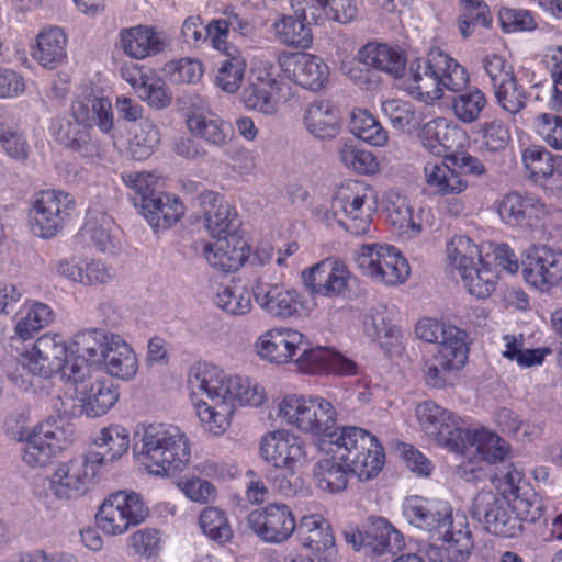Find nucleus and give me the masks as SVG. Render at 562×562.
Instances as JSON below:
<instances>
[{"label": "nucleus", "mask_w": 562, "mask_h": 562, "mask_svg": "<svg viewBox=\"0 0 562 562\" xmlns=\"http://www.w3.org/2000/svg\"><path fill=\"white\" fill-rule=\"evenodd\" d=\"M246 60L240 56L227 55L216 76V85L227 93H235L244 80Z\"/></svg>", "instance_id": "62"}, {"label": "nucleus", "mask_w": 562, "mask_h": 562, "mask_svg": "<svg viewBox=\"0 0 562 562\" xmlns=\"http://www.w3.org/2000/svg\"><path fill=\"white\" fill-rule=\"evenodd\" d=\"M186 126L195 137L213 146H224L228 140V126L214 112L191 109L186 114Z\"/></svg>", "instance_id": "37"}, {"label": "nucleus", "mask_w": 562, "mask_h": 562, "mask_svg": "<svg viewBox=\"0 0 562 562\" xmlns=\"http://www.w3.org/2000/svg\"><path fill=\"white\" fill-rule=\"evenodd\" d=\"M70 442L65 428L59 427L56 420H46L38 424L29 436L23 460L31 467H44Z\"/></svg>", "instance_id": "24"}, {"label": "nucleus", "mask_w": 562, "mask_h": 562, "mask_svg": "<svg viewBox=\"0 0 562 562\" xmlns=\"http://www.w3.org/2000/svg\"><path fill=\"white\" fill-rule=\"evenodd\" d=\"M344 166L352 172L373 176L380 171V161L370 150L345 144L339 150Z\"/></svg>", "instance_id": "55"}, {"label": "nucleus", "mask_w": 562, "mask_h": 562, "mask_svg": "<svg viewBox=\"0 0 562 562\" xmlns=\"http://www.w3.org/2000/svg\"><path fill=\"white\" fill-rule=\"evenodd\" d=\"M307 336L291 327H273L262 333L255 342L257 355L265 361L283 366L295 364Z\"/></svg>", "instance_id": "22"}, {"label": "nucleus", "mask_w": 562, "mask_h": 562, "mask_svg": "<svg viewBox=\"0 0 562 562\" xmlns=\"http://www.w3.org/2000/svg\"><path fill=\"white\" fill-rule=\"evenodd\" d=\"M359 59L393 79H400L405 75L407 54L398 45L369 42L360 48Z\"/></svg>", "instance_id": "31"}, {"label": "nucleus", "mask_w": 562, "mask_h": 562, "mask_svg": "<svg viewBox=\"0 0 562 562\" xmlns=\"http://www.w3.org/2000/svg\"><path fill=\"white\" fill-rule=\"evenodd\" d=\"M330 442L333 458L322 459L313 468L315 483L323 491H345L348 475L360 482L373 480L385 464L384 447L376 436L363 428L345 426Z\"/></svg>", "instance_id": "2"}, {"label": "nucleus", "mask_w": 562, "mask_h": 562, "mask_svg": "<svg viewBox=\"0 0 562 562\" xmlns=\"http://www.w3.org/2000/svg\"><path fill=\"white\" fill-rule=\"evenodd\" d=\"M279 416L290 426L319 439H335L337 412L333 403L321 396L286 395L279 404Z\"/></svg>", "instance_id": "8"}, {"label": "nucleus", "mask_w": 562, "mask_h": 562, "mask_svg": "<svg viewBox=\"0 0 562 562\" xmlns=\"http://www.w3.org/2000/svg\"><path fill=\"white\" fill-rule=\"evenodd\" d=\"M271 69L272 65H265L262 68L252 70L249 85L241 93V101L248 110L268 115L277 113L276 94L280 90V82L270 71Z\"/></svg>", "instance_id": "27"}, {"label": "nucleus", "mask_w": 562, "mask_h": 562, "mask_svg": "<svg viewBox=\"0 0 562 562\" xmlns=\"http://www.w3.org/2000/svg\"><path fill=\"white\" fill-rule=\"evenodd\" d=\"M415 415L420 429L440 447L463 453L468 447L469 429L462 427V419L456 413L431 400L419 403Z\"/></svg>", "instance_id": "12"}, {"label": "nucleus", "mask_w": 562, "mask_h": 562, "mask_svg": "<svg viewBox=\"0 0 562 562\" xmlns=\"http://www.w3.org/2000/svg\"><path fill=\"white\" fill-rule=\"evenodd\" d=\"M452 507L439 499L412 495L403 503V514L419 529L442 533L441 547H431L427 554L445 551L452 562L465 561L473 548L472 535L464 516L453 518Z\"/></svg>", "instance_id": "3"}, {"label": "nucleus", "mask_w": 562, "mask_h": 562, "mask_svg": "<svg viewBox=\"0 0 562 562\" xmlns=\"http://www.w3.org/2000/svg\"><path fill=\"white\" fill-rule=\"evenodd\" d=\"M333 207L341 217L339 225L355 236L369 233L379 207V193L370 183L349 179L333 195Z\"/></svg>", "instance_id": "7"}, {"label": "nucleus", "mask_w": 562, "mask_h": 562, "mask_svg": "<svg viewBox=\"0 0 562 562\" xmlns=\"http://www.w3.org/2000/svg\"><path fill=\"white\" fill-rule=\"evenodd\" d=\"M525 281L541 293L562 284V250L532 245L522 260Z\"/></svg>", "instance_id": "16"}, {"label": "nucleus", "mask_w": 562, "mask_h": 562, "mask_svg": "<svg viewBox=\"0 0 562 562\" xmlns=\"http://www.w3.org/2000/svg\"><path fill=\"white\" fill-rule=\"evenodd\" d=\"M282 75L305 90L318 92L329 82V67L317 55L283 52L278 57Z\"/></svg>", "instance_id": "18"}, {"label": "nucleus", "mask_w": 562, "mask_h": 562, "mask_svg": "<svg viewBox=\"0 0 562 562\" xmlns=\"http://www.w3.org/2000/svg\"><path fill=\"white\" fill-rule=\"evenodd\" d=\"M300 544L327 559L335 554V536L329 521L319 514L300 518L295 532Z\"/></svg>", "instance_id": "30"}, {"label": "nucleus", "mask_w": 562, "mask_h": 562, "mask_svg": "<svg viewBox=\"0 0 562 562\" xmlns=\"http://www.w3.org/2000/svg\"><path fill=\"white\" fill-rule=\"evenodd\" d=\"M297 371L308 375H340L357 374V363L330 348L312 347L307 337V345L301 349L295 359Z\"/></svg>", "instance_id": "25"}, {"label": "nucleus", "mask_w": 562, "mask_h": 562, "mask_svg": "<svg viewBox=\"0 0 562 562\" xmlns=\"http://www.w3.org/2000/svg\"><path fill=\"white\" fill-rule=\"evenodd\" d=\"M469 443L475 445L482 460L492 464L503 462L510 452V445L506 440L485 429H469Z\"/></svg>", "instance_id": "50"}, {"label": "nucleus", "mask_w": 562, "mask_h": 562, "mask_svg": "<svg viewBox=\"0 0 562 562\" xmlns=\"http://www.w3.org/2000/svg\"><path fill=\"white\" fill-rule=\"evenodd\" d=\"M498 19L505 33L530 32L538 26L535 14L525 9L502 8Z\"/></svg>", "instance_id": "63"}, {"label": "nucleus", "mask_w": 562, "mask_h": 562, "mask_svg": "<svg viewBox=\"0 0 562 562\" xmlns=\"http://www.w3.org/2000/svg\"><path fill=\"white\" fill-rule=\"evenodd\" d=\"M49 133L56 142L87 155L94 148L91 137V124L79 121L77 117L58 116L52 120Z\"/></svg>", "instance_id": "34"}, {"label": "nucleus", "mask_w": 562, "mask_h": 562, "mask_svg": "<svg viewBox=\"0 0 562 562\" xmlns=\"http://www.w3.org/2000/svg\"><path fill=\"white\" fill-rule=\"evenodd\" d=\"M19 315L14 331L22 340L33 338L36 333L48 326L54 319L52 307L37 301L24 303Z\"/></svg>", "instance_id": "45"}, {"label": "nucleus", "mask_w": 562, "mask_h": 562, "mask_svg": "<svg viewBox=\"0 0 562 562\" xmlns=\"http://www.w3.org/2000/svg\"><path fill=\"white\" fill-rule=\"evenodd\" d=\"M85 360L69 349L60 335L45 334L34 342L33 347L21 355L23 367L34 375L50 378L60 374L67 383L75 372L74 364Z\"/></svg>", "instance_id": "11"}, {"label": "nucleus", "mask_w": 562, "mask_h": 562, "mask_svg": "<svg viewBox=\"0 0 562 562\" xmlns=\"http://www.w3.org/2000/svg\"><path fill=\"white\" fill-rule=\"evenodd\" d=\"M74 364L75 372L66 384L75 387V396L81 413L88 417L105 415L120 398L119 386L108 376L94 372L93 366L86 360Z\"/></svg>", "instance_id": "10"}, {"label": "nucleus", "mask_w": 562, "mask_h": 562, "mask_svg": "<svg viewBox=\"0 0 562 562\" xmlns=\"http://www.w3.org/2000/svg\"><path fill=\"white\" fill-rule=\"evenodd\" d=\"M356 263L364 276L386 285L402 284L411 274L407 259L396 247L387 244L362 245Z\"/></svg>", "instance_id": "13"}, {"label": "nucleus", "mask_w": 562, "mask_h": 562, "mask_svg": "<svg viewBox=\"0 0 562 562\" xmlns=\"http://www.w3.org/2000/svg\"><path fill=\"white\" fill-rule=\"evenodd\" d=\"M493 89L497 104L509 114L519 113L527 104L528 93L516 76Z\"/></svg>", "instance_id": "59"}, {"label": "nucleus", "mask_w": 562, "mask_h": 562, "mask_svg": "<svg viewBox=\"0 0 562 562\" xmlns=\"http://www.w3.org/2000/svg\"><path fill=\"white\" fill-rule=\"evenodd\" d=\"M101 465L102 458L95 451L60 462L48 479V490L57 499L78 498L85 494Z\"/></svg>", "instance_id": "15"}, {"label": "nucleus", "mask_w": 562, "mask_h": 562, "mask_svg": "<svg viewBox=\"0 0 562 562\" xmlns=\"http://www.w3.org/2000/svg\"><path fill=\"white\" fill-rule=\"evenodd\" d=\"M469 83L468 70L441 49H431L426 59L416 58L404 75L403 87L413 99L432 104L445 91L461 92Z\"/></svg>", "instance_id": "4"}, {"label": "nucleus", "mask_w": 562, "mask_h": 562, "mask_svg": "<svg viewBox=\"0 0 562 562\" xmlns=\"http://www.w3.org/2000/svg\"><path fill=\"white\" fill-rule=\"evenodd\" d=\"M494 209L506 226L527 229L539 227L548 215L547 205L541 199L517 191H510L498 198Z\"/></svg>", "instance_id": "20"}, {"label": "nucleus", "mask_w": 562, "mask_h": 562, "mask_svg": "<svg viewBox=\"0 0 562 562\" xmlns=\"http://www.w3.org/2000/svg\"><path fill=\"white\" fill-rule=\"evenodd\" d=\"M93 443L98 448L104 449L103 452H99L102 458V464L105 461L113 462L127 453L130 448V432L122 425L111 424L99 431L93 439Z\"/></svg>", "instance_id": "48"}, {"label": "nucleus", "mask_w": 562, "mask_h": 562, "mask_svg": "<svg viewBox=\"0 0 562 562\" xmlns=\"http://www.w3.org/2000/svg\"><path fill=\"white\" fill-rule=\"evenodd\" d=\"M204 243L203 256L213 268L223 272L238 270L250 256V246L241 235H228Z\"/></svg>", "instance_id": "29"}, {"label": "nucleus", "mask_w": 562, "mask_h": 562, "mask_svg": "<svg viewBox=\"0 0 562 562\" xmlns=\"http://www.w3.org/2000/svg\"><path fill=\"white\" fill-rule=\"evenodd\" d=\"M250 530L263 542L281 544L295 532L297 522L290 506L270 503L248 515Z\"/></svg>", "instance_id": "17"}, {"label": "nucleus", "mask_w": 562, "mask_h": 562, "mask_svg": "<svg viewBox=\"0 0 562 562\" xmlns=\"http://www.w3.org/2000/svg\"><path fill=\"white\" fill-rule=\"evenodd\" d=\"M382 109L394 128L402 131L411 130L419 124V114L408 101L398 99L386 100L382 103Z\"/></svg>", "instance_id": "61"}, {"label": "nucleus", "mask_w": 562, "mask_h": 562, "mask_svg": "<svg viewBox=\"0 0 562 562\" xmlns=\"http://www.w3.org/2000/svg\"><path fill=\"white\" fill-rule=\"evenodd\" d=\"M188 383L203 429L216 437L231 427L237 406L260 407L267 401L266 390L256 379L227 373L209 362L194 364Z\"/></svg>", "instance_id": "1"}, {"label": "nucleus", "mask_w": 562, "mask_h": 562, "mask_svg": "<svg viewBox=\"0 0 562 562\" xmlns=\"http://www.w3.org/2000/svg\"><path fill=\"white\" fill-rule=\"evenodd\" d=\"M77 212L74 195L60 189H42L29 203V225L34 235L43 239L58 236Z\"/></svg>", "instance_id": "9"}, {"label": "nucleus", "mask_w": 562, "mask_h": 562, "mask_svg": "<svg viewBox=\"0 0 562 562\" xmlns=\"http://www.w3.org/2000/svg\"><path fill=\"white\" fill-rule=\"evenodd\" d=\"M302 277L313 295L335 299L348 291L351 272L342 260L326 258L304 270Z\"/></svg>", "instance_id": "23"}, {"label": "nucleus", "mask_w": 562, "mask_h": 562, "mask_svg": "<svg viewBox=\"0 0 562 562\" xmlns=\"http://www.w3.org/2000/svg\"><path fill=\"white\" fill-rule=\"evenodd\" d=\"M57 269L59 274L85 285L104 284L112 278L110 269L99 260L79 263L61 260Z\"/></svg>", "instance_id": "46"}, {"label": "nucleus", "mask_w": 562, "mask_h": 562, "mask_svg": "<svg viewBox=\"0 0 562 562\" xmlns=\"http://www.w3.org/2000/svg\"><path fill=\"white\" fill-rule=\"evenodd\" d=\"M367 544L378 555L395 553L404 547V538L385 518L380 517L373 519L367 528Z\"/></svg>", "instance_id": "47"}, {"label": "nucleus", "mask_w": 562, "mask_h": 562, "mask_svg": "<svg viewBox=\"0 0 562 562\" xmlns=\"http://www.w3.org/2000/svg\"><path fill=\"white\" fill-rule=\"evenodd\" d=\"M123 52L135 58L144 59L162 52L164 42L154 26L136 25L120 32Z\"/></svg>", "instance_id": "38"}, {"label": "nucleus", "mask_w": 562, "mask_h": 562, "mask_svg": "<svg viewBox=\"0 0 562 562\" xmlns=\"http://www.w3.org/2000/svg\"><path fill=\"white\" fill-rule=\"evenodd\" d=\"M521 161L528 179L544 191L562 190V156L541 145H529L521 151Z\"/></svg>", "instance_id": "26"}, {"label": "nucleus", "mask_w": 562, "mask_h": 562, "mask_svg": "<svg viewBox=\"0 0 562 562\" xmlns=\"http://www.w3.org/2000/svg\"><path fill=\"white\" fill-rule=\"evenodd\" d=\"M420 142L431 155L446 159L464 143L465 133L452 121L436 117L422 127Z\"/></svg>", "instance_id": "28"}, {"label": "nucleus", "mask_w": 562, "mask_h": 562, "mask_svg": "<svg viewBox=\"0 0 562 562\" xmlns=\"http://www.w3.org/2000/svg\"><path fill=\"white\" fill-rule=\"evenodd\" d=\"M425 182L434 193L457 195L464 192L468 182L459 171L443 161H427L424 166Z\"/></svg>", "instance_id": "39"}, {"label": "nucleus", "mask_w": 562, "mask_h": 562, "mask_svg": "<svg viewBox=\"0 0 562 562\" xmlns=\"http://www.w3.org/2000/svg\"><path fill=\"white\" fill-rule=\"evenodd\" d=\"M67 36L58 26L43 29L32 46L31 56L42 67L55 69L67 59Z\"/></svg>", "instance_id": "35"}, {"label": "nucleus", "mask_w": 562, "mask_h": 562, "mask_svg": "<svg viewBox=\"0 0 562 562\" xmlns=\"http://www.w3.org/2000/svg\"><path fill=\"white\" fill-rule=\"evenodd\" d=\"M72 117L95 125L101 133L109 134L114 126L113 105L109 98L92 93L77 97L70 106Z\"/></svg>", "instance_id": "33"}, {"label": "nucleus", "mask_w": 562, "mask_h": 562, "mask_svg": "<svg viewBox=\"0 0 562 562\" xmlns=\"http://www.w3.org/2000/svg\"><path fill=\"white\" fill-rule=\"evenodd\" d=\"M486 97L479 88L459 93L452 99V110L463 123L476 121L486 106Z\"/></svg>", "instance_id": "58"}, {"label": "nucleus", "mask_w": 562, "mask_h": 562, "mask_svg": "<svg viewBox=\"0 0 562 562\" xmlns=\"http://www.w3.org/2000/svg\"><path fill=\"white\" fill-rule=\"evenodd\" d=\"M533 127L551 148L562 150V116L541 113L536 116Z\"/></svg>", "instance_id": "64"}, {"label": "nucleus", "mask_w": 562, "mask_h": 562, "mask_svg": "<svg viewBox=\"0 0 562 562\" xmlns=\"http://www.w3.org/2000/svg\"><path fill=\"white\" fill-rule=\"evenodd\" d=\"M138 460L153 475L161 477L178 475L190 464V439L177 425L167 423L143 425Z\"/></svg>", "instance_id": "5"}, {"label": "nucleus", "mask_w": 562, "mask_h": 562, "mask_svg": "<svg viewBox=\"0 0 562 562\" xmlns=\"http://www.w3.org/2000/svg\"><path fill=\"white\" fill-rule=\"evenodd\" d=\"M448 266L458 272L468 292L479 299L491 296L498 274L490 262V254L471 237L454 235L446 245Z\"/></svg>", "instance_id": "6"}, {"label": "nucleus", "mask_w": 562, "mask_h": 562, "mask_svg": "<svg viewBox=\"0 0 562 562\" xmlns=\"http://www.w3.org/2000/svg\"><path fill=\"white\" fill-rule=\"evenodd\" d=\"M210 207L204 212L205 226L212 238H223V236L238 235L237 211L231 206L223 196L216 193L209 195Z\"/></svg>", "instance_id": "41"}, {"label": "nucleus", "mask_w": 562, "mask_h": 562, "mask_svg": "<svg viewBox=\"0 0 562 562\" xmlns=\"http://www.w3.org/2000/svg\"><path fill=\"white\" fill-rule=\"evenodd\" d=\"M257 304L269 315L286 319L307 316L312 306L308 299L300 291L282 284H266L257 281L252 286Z\"/></svg>", "instance_id": "19"}, {"label": "nucleus", "mask_w": 562, "mask_h": 562, "mask_svg": "<svg viewBox=\"0 0 562 562\" xmlns=\"http://www.w3.org/2000/svg\"><path fill=\"white\" fill-rule=\"evenodd\" d=\"M307 446L303 438L285 430L267 432L260 440L261 458L278 469H297L307 461Z\"/></svg>", "instance_id": "21"}, {"label": "nucleus", "mask_w": 562, "mask_h": 562, "mask_svg": "<svg viewBox=\"0 0 562 562\" xmlns=\"http://www.w3.org/2000/svg\"><path fill=\"white\" fill-rule=\"evenodd\" d=\"M491 502L486 503L484 510V527L487 532L504 538H514L518 536L522 526L515 512L514 503L491 496Z\"/></svg>", "instance_id": "36"}, {"label": "nucleus", "mask_w": 562, "mask_h": 562, "mask_svg": "<svg viewBox=\"0 0 562 562\" xmlns=\"http://www.w3.org/2000/svg\"><path fill=\"white\" fill-rule=\"evenodd\" d=\"M0 148L11 159L24 162L29 159L31 146L25 135L16 127L0 122Z\"/></svg>", "instance_id": "60"}, {"label": "nucleus", "mask_w": 562, "mask_h": 562, "mask_svg": "<svg viewBox=\"0 0 562 562\" xmlns=\"http://www.w3.org/2000/svg\"><path fill=\"white\" fill-rule=\"evenodd\" d=\"M148 507L133 491H116L104 498L95 515L97 524L105 535L120 536L142 524Z\"/></svg>", "instance_id": "14"}, {"label": "nucleus", "mask_w": 562, "mask_h": 562, "mask_svg": "<svg viewBox=\"0 0 562 562\" xmlns=\"http://www.w3.org/2000/svg\"><path fill=\"white\" fill-rule=\"evenodd\" d=\"M202 533L218 546H226L234 538V530L227 515L217 507H205L199 516Z\"/></svg>", "instance_id": "49"}, {"label": "nucleus", "mask_w": 562, "mask_h": 562, "mask_svg": "<svg viewBox=\"0 0 562 562\" xmlns=\"http://www.w3.org/2000/svg\"><path fill=\"white\" fill-rule=\"evenodd\" d=\"M311 18H294L291 15H282L273 23V31L277 40L286 45L296 48H310L313 44V34L310 27Z\"/></svg>", "instance_id": "43"}, {"label": "nucleus", "mask_w": 562, "mask_h": 562, "mask_svg": "<svg viewBox=\"0 0 562 562\" xmlns=\"http://www.w3.org/2000/svg\"><path fill=\"white\" fill-rule=\"evenodd\" d=\"M160 143V131L149 121H142L133 137L128 140L127 150L135 160L149 158Z\"/></svg>", "instance_id": "53"}, {"label": "nucleus", "mask_w": 562, "mask_h": 562, "mask_svg": "<svg viewBox=\"0 0 562 562\" xmlns=\"http://www.w3.org/2000/svg\"><path fill=\"white\" fill-rule=\"evenodd\" d=\"M437 352L434 358L446 371L462 369L468 360V347L464 341V333L458 327L448 328L446 336L437 342Z\"/></svg>", "instance_id": "42"}, {"label": "nucleus", "mask_w": 562, "mask_h": 562, "mask_svg": "<svg viewBox=\"0 0 562 562\" xmlns=\"http://www.w3.org/2000/svg\"><path fill=\"white\" fill-rule=\"evenodd\" d=\"M139 206L142 215L155 232L172 227L180 221L186 210L178 196L164 192H159L154 198H147Z\"/></svg>", "instance_id": "32"}, {"label": "nucleus", "mask_w": 562, "mask_h": 562, "mask_svg": "<svg viewBox=\"0 0 562 562\" xmlns=\"http://www.w3.org/2000/svg\"><path fill=\"white\" fill-rule=\"evenodd\" d=\"M304 125L317 138H334L340 130L339 112L329 101H314L305 111Z\"/></svg>", "instance_id": "40"}, {"label": "nucleus", "mask_w": 562, "mask_h": 562, "mask_svg": "<svg viewBox=\"0 0 562 562\" xmlns=\"http://www.w3.org/2000/svg\"><path fill=\"white\" fill-rule=\"evenodd\" d=\"M350 131L372 146H384L389 140L387 131L368 110L356 109L350 120Z\"/></svg>", "instance_id": "51"}, {"label": "nucleus", "mask_w": 562, "mask_h": 562, "mask_svg": "<svg viewBox=\"0 0 562 562\" xmlns=\"http://www.w3.org/2000/svg\"><path fill=\"white\" fill-rule=\"evenodd\" d=\"M215 304L231 315H246L251 311V293L246 286H224L215 297Z\"/></svg>", "instance_id": "57"}, {"label": "nucleus", "mask_w": 562, "mask_h": 562, "mask_svg": "<svg viewBox=\"0 0 562 562\" xmlns=\"http://www.w3.org/2000/svg\"><path fill=\"white\" fill-rule=\"evenodd\" d=\"M113 225V218L106 213L93 214L88 212L81 232L100 251L106 252L113 247L111 234Z\"/></svg>", "instance_id": "54"}, {"label": "nucleus", "mask_w": 562, "mask_h": 562, "mask_svg": "<svg viewBox=\"0 0 562 562\" xmlns=\"http://www.w3.org/2000/svg\"><path fill=\"white\" fill-rule=\"evenodd\" d=\"M134 89L137 90L150 106L162 109L169 105L171 95L166 83L157 76H140L136 78H126Z\"/></svg>", "instance_id": "56"}, {"label": "nucleus", "mask_w": 562, "mask_h": 562, "mask_svg": "<svg viewBox=\"0 0 562 562\" xmlns=\"http://www.w3.org/2000/svg\"><path fill=\"white\" fill-rule=\"evenodd\" d=\"M458 27L464 37L470 36L475 26H492L493 18L485 0H458Z\"/></svg>", "instance_id": "52"}, {"label": "nucleus", "mask_w": 562, "mask_h": 562, "mask_svg": "<svg viewBox=\"0 0 562 562\" xmlns=\"http://www.w3.org/2000/svg\"><path fill=\"white\" fill-rule=\"evenodd\" d=\"M104 366L110 375L128 380L137 372V358L124 340L119 336L110 335V349L105 355Z\"/></svg>", "instance_id": "44"}]
</instances>
